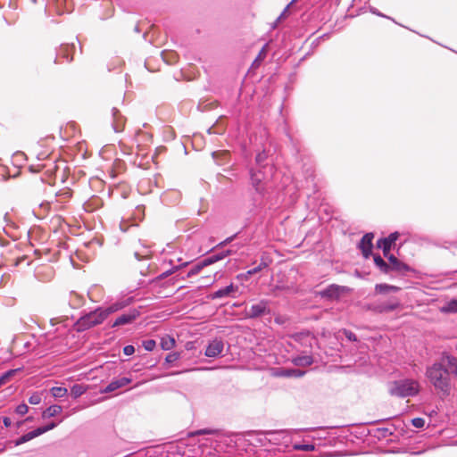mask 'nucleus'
Segmentation results:
<instances>
[{
	"label": "nucleus",
	"mask_w": 457,
	"mask_h": 457,
	"mask_svg": "<svg viewBox=\"0 0 457 457\" xmlns=\"http://www.w3.org/2000/svg\"><path fill=\"white\" fill-rule=\"evenodd\" d=\"M400 306V300L396 297L390 298L387 302L378 304L373 310L379 313L390 312Z\"/></svg>",
	"instance_id": "nucleus-16"
},
{
	"label": "nucleus",
	"mask_w": 457,
	"mask_h": 457,
	"mask_svg": "<svg viewBox=\"0 0 457 457\" xmlns=\"http://www.w3.org/2000/svg\"><path fill=\"white\" fill-rule=\"evenodd\" d=\"M41 401L42 394L39 392H35L29 397V403L33 405L39 404Z\"/></svg>",
	"instance_id": "nucleus-42"
},
{
	"label": "nucleus",
	"mask_w": 457,
	"mask_h": 457,
	"mask_svg": "<svg viewBox=\"0 0 457 457\" xmlns=\"http://www.w3.org/2000/svg\"><path fill=\"white\" fill-rule=\"evenodd\" d=\"M180 358V353L178 352H172L166 355L165 362L168 364H172L177 361Z\"/></svg>",
	"instance_id": "nucleus-43"
},
{
	"label": "nucleus",
	"mask_w": 457,
	"mask_h": 457,
	"mask_svg": "<svg viewBox=\"0 0 457 457\" xmlns=\"http://www.w3.org/2000/svg\"><path fill=\"white\" fill-rule=\"evenodd\" d=\"M37 436H39V435H38L37 429L35 428V429L22 435L21 436L18 437L17 439L10 441L8 444L10 445V447L19 446V445L25 444Z\"/></svg>",
	"instance_id": "nucleus-21"
},
{
	"label": "nucleus",
	"mask_w": 457,
	"mask_h": 457,
	"mask_svg": "<svg viewBox=\"0 0 457 457\" xmlns=\"http://www.w3.org/2000/svg\"><path fill=\"white\" fill-rule=\"evenodd\" d=\"M151 255V251L148 246L142 245V248L140 250H136L134 253V256L137 261H143L148 259Z\"/></svg>",
	"instance_id": "nucleus-29"
},
{
	"label": "nucleus",
	"mask_w": 457,
	"mask_h": 457,
	"mask_svg": "<svg viewBox=\"0 0 457 457\" xmlns=\"http://www.w3.org/2000/svg\"><path fill=\"white\" fill-rule=\"evenodd\" d=\"M292 448L295 451L311 452L315 449V446L312 444H295Z\"/></svg>",
	"instance_id": "nucleus-39"
},
{
	"label": "nucleus",
	"mask_w": 457,
	"mask_h": 457,
	"mask_svg": "<svg viewBox=\"0 0 457 457\" xmlns=\"http://www.w3.org/2000/svg\"><path fill=\"white\" fill-rule=\"evenodd\" d=\"M384 257L388 260L389 273L391 271H396L404 274L411 270L408 264L401 262L392 253H388L387 256Z\"/></svg>",
	"instance_id": "nucleus-12"
},
{
	"label": "nucleus",
	"mask_w": 457,
	"mask_h": 457,
	"mask_svg": "<svg viewBox=\"0 0 457 457\" xmlns=\"http://www.w3.org/2000/svg\"><path fill=\"white\" fill-rule=\"evenodd\" d=\"M135 353V347L132 345H128L123 347V353L127 356L132 355Z\"/></svg>",
	"instance_id": "nucleus-54"
},
{
	"label": "nucleus",
	"mask_w": 457,
	"mask_h": 457,
	"mask_svg": "<svg viewBox=\"0 0 457 457\" xmlns=\"http://www.w3.org/2000/svg\"><path fill=\"white\" fill-rule=\"evenodd\" d=\"M62 411V408L61 405H57V404L50 405L48 408H46L42 412V419L46 420V419L54 417L58 414H60Z\"/></svg>",
	"instance_id": "nucleus-25"
},
{
	"label": "nucleus",
	"mask_w": 457,
	"mask_h": 457,
	"mask_svg": "<svg viewBox=\"0 0 457 457\" xmlns=\"http://www.w3.org/2000/svg\"><path fill=\"white\" fill-rule=\"evenodd\" d=\"M373 238L374 234L372 232L366 233L358 244V247L365 259H369L372 255Z\"/></svg>",
	"instance_id": "nucleus-11"
},
{
	"label": "nucleus",
	"mask_w": 457,
	"mask_h": 457,
	"mask_svg": "<svg viewBox=\"0 0 457 457\" xmlns=\"http://www.w3.org/2000/svg\"><path fill=\"white\" fill-rule=\"evenodd\" d=\"M71 197L70 189L62 190L55 195V203H53L55 209L61 208L62 204Z\"/></svg>",
	"instance_id": "nucleus-23"
},
{
	"label": "nucleus",
	"mask_w": 457,
	"mask_h": 457,
	"mask_svg": "<svg viewBox=\"0 0 457 457\" xmlns=\"http://www.w3.org/2000/svg\"><path fill=\"white\" fill-rule=\"evenodd\" d=\"M426 376L442 396H448L451 392V377L457 379V358L444 353L439 361L427 368Z\"/></svg>",
	"instance_id": "nucleus-1"
},
{
	"label": "nucleus",
	"mask_w": 457,
	"mask_h": 457,
	"mask_svg": "<svg viewBox=\"0 0 457 457\" xmlns=\"http://www.w3.org/2000/svg\"><path fill=\"white\" fill-rule=\"evenodd\" d=\"M58 424H59L58 422L52 421V422L46 424V426L38 427L36 429H37L38 435L41 436V435L55 428Z\"/></svg>",
	"instance_id": "nucleus-38"
},
{
	"label": "nucleus",
	"mask_w": 457,
	"mask_h": 457,
	"mask_svg": "<svg viewBox=\"0 0 457 457\" xmlns=\"http://www.w3.org/2000/svg\"><path fill=\"white\" fill-rule=\"evenodd\" d=\"M268 265H269V263L263 258H262L261 262L254 268L248 270L246 274L248 276L254 275V274L260 272L261 270H262L264 268L268 267Z\"/></svg>",
	"instance_id": "nucleus-37"
},
{
	"label": "nucleus",
	"mask_w": 457,
	"mask_h": 457,
	"mask_svg": "<svg viewBox=\"0 0 457 457\" xmlns=\"http://www.w3.org/2000/svg\"><path fill=\"white\" fill-rule=\"evenodd\" d=\"M342 293V287L340 286L332 284L327 287L325 289L321 290L319 295L322 298H326L328 300L337 299Z\"/></svg>",
	"instance_id": "nucleus-18"
},
{
	"label": "nucleus",
	"mask_w": 457,
	"mask_h": 457,
	"mask_svg": "<svg viewBox=\"0 0 457 457\" xmlns=\"http://www.w3.org/2000/svg\"><path fill=\"white\" fill-rule=\"evenodd\" d=\"M234 252L230 249L220 250L219 252H215L212 254L214 255L217 262L223 260L224 258L231 255Z\"/></svg>",
	"instance_id": "nucleus-41"
},
{
	"label": "nucleus",
	"mask_w": 457,
	"mask_h": 457,
	"mask_svg": "<svg viewBox=\"0 0 457 457\" xmlns=\"http://www.w3.org/2000/svg\"><path fill=\"white\" fill-rule=\"evenodd\" d=\"M399 237V232L395 231L390 233L387 237H381L377 241V247L380 248L383 251L384 256H387L388 253H391L390 251L392 247L395 245Z\"/></svg>",
	"instance_id": "nucleus-10"
},
{
	"label": "nucleus",
	"mask_w": 457,
	"mask_h": 457,
	"mask_svg": "<svg viewBox=\"0 0 457 457\" xmlns=\"http://www.w3.org/2000/svg\"><path fill=\"white\" fill-rule=\"evenodd\" d=\"M24 423H25V420H23L17 421V422L15 423V427H16V428L18 429V428H21V427L23 426V424H24Z\"/></svg>",
	"instance_id": "nucleus-64"
},
{
	"label": "nucleus",
	"mask_w": 457,
	"mask_h": 457,
	"mask_svg": "<svg viewBox=\"0 0 457 457\" xmlns=\"http://www.w3.org/2000/svg\"><path fill=\"white\" fill-rule=\"evenodd\" d=\"M441 311L445 313H457V299L453 298L445 303Z\"/></svg>",
	"instance_id": "nucleus-32"
},
{
	"label": "nucleus",
	"mask_w": 457,
	"mask_h": 457,
	"mask_svg": "<svg viewBox=\"0 0 457 457\" xmlns=\"http://www.w3.org/2000/svg\"><path fill=\"white\" fill-rule=\"evenodd\" d=\"M248 173L250 185L255 195L253 198V204L258 206L261 204V200L267 194V182L272 172L259 168H249Z\"/></svg>",
	"instance_id": "nucleus-4"
},
{
	"label": "nucleus",
	"mask_w": 457,
	"mask_h": 457,
	"mask_svg": "<svg viewBox=\"0 0 457 457\" xmlns=\"http://www.w3.org/2000/svg\"><path fill=\"white\" fill-rule=\"evenodd\" d=\"M184 439L170 442L163 445H157L153 448L154 455L160 457H183L182 451L185 449Z\"/></svg>",
	"instance_id": "nucleus-7"
},
{
	"label": "nucleus",
	"mask_w": 457,
	"mask_h": 457,
	"mask_svg": "<svg viewBox=\"0 0 457 457\" xmlns=\"http://www.w3.org/2000/svg\"><path fill=\"white\" fill-rule=\"evenodd\" d=\"M389 290H390V293H396V292H399L401 290V288L399 287H396V286H394V285H390V287H388Z\"/></svg>",
	"instance_id": "nucleus-62"
},
{
	"label": "nucleus",
	"mask_w": 457,
	"mask_h": 457,
	"mask_svg": "<svg viewBox=\"0 0 457 457\" xmlns=\"http://www.w3.org/2000/svg\"><path fill=\"white\" fill-rule=\"evenodd\" d=\"M139 316L140 312L137 309H129L127 312L119 315L113 321L109 322L108 328H115L132 324Z\"/></svg>",
	"instance_id": "nucleus-9"
},
{
	"label": "nucleus",
	"mask_w": 457,
	"mask_h": 457,
	"mask_svg": "<svg viewBox=\"0 0 457 457\" xmlns=\"http://www.w3.org/2000/svg\"><path fill=\"white\" fill-rule=\"evenodd\" d=\"M21 368H18V369H12V370H8L6 371H4L1 376H0V387L6 385L10 380L11 378L19 371H21Z\"/></svg>",
	"instance_id": "nucleus-28"
},
{
	"label": "nucleus",
	"mask_w": 457,
	"mask_h": 457,
	"mask_svg": "<svg viewBox=\"0 0 457 457\" xmlns=\"http://www.w3.org/2000/svg\"><path fill=\"white\" fill-rule=\"evenodd\" d=\"M151 138V136L147 133H144L141 130H137L134 137V141L137 145H140L141 144L149 141Z\"/></svg>",
	"instance_id": "nucleus-34"
},
{
	"label": "nucleus",
	"mask_w": 457,
	"mask_h": 457,
	"mask_svg": "<svg viewBox=\"0 0 457 457\" xmlns=\"http://www.w3.org/2000/svg\"><path fill=\"white\" fill-rule=\"evenodd\" d=\"M289 5H287L283 12L280 13V15L278 17V21H281L282 19H284L287 15Z\"/></svg>",
	"instance_id": "nucleus-60"
},
{
	"label": "nucleus",
	"mask_w": 457,
	"mask_h": 457,
	"mask_svg": "<svg viewBox=\"0 0 457 457\" xmlns=\"http://www.w3.org/2000/svg\"><path fill=\"white\" fill-rule=\"evenodd\" d=\"M74 48H75L74 44L61 45V46L57 50L56 58H55L54 62H57V59H59V58H62L68 62H71L72 61L71 52L73 51Z\"/></svg>",
	"instance_id": "nucleus-19"
},
{
	"label": "nucleus",
	"mask_w": 457,
	"mask_h": 457,
	"mask_svg": "<svg viewBox=\"0 0 457 457\" xmlns=\"http://www.w3.org/2000/svg\"><path fill=\"white\" fill-rule=\"evenodd\" d=\"M235 286L233 283H230L228 286L221 287L212 294L210 295L209 298L212 300L220 299L228 296L232 292L235 291Z\"/></svg>",
	"instance_id": "nucleus-22"
},
{
	"label": "nucleus",
	"mask_w": 457,
	"mask_h": 457,
	"mask_svg": "<svg viewBox=\"0 0 457 457\" xmlns=\"http://www.w3.org/2000/svg\"><path fill=\"white\" fill-rule=\"evenodd\" d=\"M390 419H391V418L380 419V420H373V421L367 422V424H370V425L379 424V423H382V422L387 421V420H389Z\"/></svg>",
	"instance_id": "nucleus-61"
},
{
	"label": "nucleus",
	"mask_w": 457,
	"mask_h": 457,
	"mask_svg": "<svg viewBox=\"0 0 457 457\" xmlns=\"http://www.w3.org/2000/svg\"><path fill=\"white\" fill-rule=\"evenodd\" d=\"M25 160V154L22 152H17L13 154V162H21Z\"/></svg>",
	"instance_id": "nucleus-55"
},
{
	"label": "nucleus",
	"mask_w": 457,
	"mask_h": 457,
	"mask_svg": "<svg viewBox=\"0 0 457 457\" xmlns=\"http://www.w3.org/2000/svg\"><path fill=\"white\" fill-rule=\"evenodd\" d=\"M50 392L54 398H62L67 395L68 390L62 386H54L51 388Z\"/></svg>",
	"instance_id": "nucleus-36"
},
{
	"label": "nucleus",
	"mask_w": 457,
	"mask_h": 457,
	"mask_svg": "<svg viewBox=\"0 0 457 457\" xmlns=\"http://www.w3.org/2000/svg\"><path fill=\"white\" fill-rule=\"evenodd\" d=\"M390 285L386 283L377 284L375 286V293L379 295H386L390 293Z\"/></svg>",
	"instance_id": "nucleus-40"
},
{
	"label": "nucleus",
	"mask_w": 457,
	"mask_h": 457,
	"mask_svg": "<svg viewBox=\"0 0 457 457\" xmlns=\"http://www.w3.org/2000/svg\"><path fill=\"white\" fill-rule=\"evenodd\" d=\"M373 261L375 265L378 268V270L385 274L389 273L388 263L381 257L379 254L373 255Z\"/></svg>",
	"instance_id": "nucleus-26"
},
{
	"label": "nucleus",
	"mask_w": 457,
	"mask_h": 457,
	"mask_svg": "<svg viewBox=\"0 0 457 457\" xmlns=\"http://www.w3.org/2000/svg\"><path fill=\"white\" fill-rule=\"evenodd\" d=\"M142 345L145 351L152 352L156 346V342L154 339H146L142 342Z\"/></svg>",
	"instance_id": "nucleus-44"
},
{
	"label": "nucleus",
	"mask_w": 457,
	"mask_h": 457,
	"mask_svg": "<svg viewBox=\"0 0 457 457\" xmlns=\"http://www.w3.org/2000/svg\"><path fill=\"white\" fill-rule=\"evenodd\" d=\"M394 430L389 428H378L374 430L373 436L378 440L393 436Z\"/></svg>",
	"instance_id": "nucleus-31"
},
{
	"label": "nucleus",
	"mask_w": 457,
	"mask_h": 457,
	"mask_svg": "<svg viewBox=\"0 0 457 457\" xmlns=\"http://www.w3.org/2000/svg\"><path fill=\"white\" fill-rule=\"evenodd\" d=\"M164 278H166V276H165L164 272H162L160 275H158L157 277H155L154 278H153L151 282L157 283Z\"/></svg>",
	"instance_id": "nucleus-58"
},
{
	"label": "nucleus",
	"mask_w": 457,
	"mask_h": 457,
	"mask_svg": "<svg viewBox=\"0 0 457 457\" xmlns=\"http://www.w3.org/2000/svg\"><path fill=\"white\" fill-rule=\"evenodd\" d=\"M204 268H205V267L203 264L202 261H199L196 263H195L194 265H192L191 268L189 269V270L184 276H182L181 278L186 279V278H192V277L197 275Z\"/></svg>",
	"instance_id": "nucleus-27"
},
{
	"label": "nucleus",
	"mask_w": 457,
	"mask_h": 457,
	"mask_svg": "<svg viewBox=\"0 0 457 457\" xmlns=\"http://www.w3.org/2000/svg\"><path fill=\"white\" fill-rule=\"evenodd\" d=\"M28 411H29V406L24 403L17 405L14 410L15 413L18 415H21V416L25 415L28 412Z\"/></svg>",
	"instance_id": "nucleus-46"
},
{
	"label": "nucleus",
	"mask_w": 457,
	"mask_h": 457,
	"mask_svg": "<svg viewBox=\"0 0 457 457\" xmlns=\"http://www.w3.org/2000/svg\"><path fill=\"white\" fill-rule=\"evenodd\" d=\"M344 335L351 342H356L357 341L356 335L353 331H351V330L344 329Z\"/></svg>",
	"instance_id": "nucleus-51"
},
{
	"label": "nucleus",
	"mask_w": 457,
	"mask_h": 457,
	"mask_svg": "<svg viewBox=\"0 0 457 457\" xmlns=\"http://www.w3.org/2000/svg\"><path fill=\"white\" fill-rule=\"evenodd\" d=\"M112 127L113 130L116 133L123 131L124 127H125V121H126L125 117L115 107L112 108Z\"/></svg>",
	"instance_id": "nucleus-17"
},
{
	"label": "nucleus",
	"mask_w": 457,
	"mask_h": 457,
	"mask_svg": "<svg viewBox=\"0 0 457 457\" xmlns=\"http://www.w3.org/2000/svg\"><path fill=\"white\" fill-rule=\"evenodd\" d=\"M87 391V386L82 384H74L71 387V395L72 398L77 399Z\"/></svg>",
	"instance_id": "nucleus-30"
},
{
	"label": "nucleus",
	"mask_w": 457,
	"mask_h": 457,
	"mask_svg": "<svg viewBox=\"0 0 457 457\" xmlns=\"http://www.w3.org/2000/svg\"><path fill=\"white\" fill-rule=\"evenodd\" d=\"M305 374V371L299 369H280L278 375L285 378H300Z\"/></svg>",
	"instance_id": "nucleus-24"
},
{
	"label": "nucleus",
	"mask_w": 457,
	"mask_h": 457,
	"mask_svg": "<svg viewBox=\"0 0 457 457\" xmlns=\"http://www.w3.org/2000/svg\"><path fill=\"white\" fill-rule=\"evenodd\" d=\"M411 425L417 428H421L425 425V420L420 417L413 418L411 420Z\"/></svg>",
	"instance_id": "nucleus-48"
},
{
	"label": "nucleus",
	"mask_w": 457,
	"mask_h": 457,
	"mask_svg": "<svg viewBox=\"0 0 457 457\" xmlns=\"http://www.w3.org/2000/svg\"><path fill=\"white\" fill-rule=\"evenodd\" d=\"M268 158V154L265 151L259 152L255 156V164L251 168H259L262 170H267L270 172H272L273 167L269 165L266 161Z\"/></svg>",
	"instance_id": "nucleus-20"
},
{
	"label": "nucleus",
	"mask_w": 457,
	"mask_h": 457,
	"mask_svg": "<svg viewBox=\"0 0 457 457\" xmlns=\"http://www.w3.org/2000/svg\"><path fill=\"white\" fill-rule=\"evenodd\" d=\"M164 278H166V276H165L164 272H162L160 275H158L157 277H155L154 278H153L151 282L157 283Z\"/></svg>",
	"instance_id": "nucleus-59"
},
{
	"label": "nucleus",
	"mask_w": 457,
	"mask_h": 457,
	"mask_svg": "<svg viewBox=\"0 0 457 457\" xmlns=\"http://www.w3.org/2000/svg\"><path fill=\"white\" fill-rule=\"evenodd\" d=\"M2 420H3V423H4L5 428L11 427V425H12L11 418L4 416V417L2 418Z\"/></svg>",
	"instance_id": "nucleus-57"
},
{
	"label": "nucleus",
	"mask_w": 457,
	"mask_h": 457,
	"mask_svg": "<svg viewBox=\"0 0 457 457\" xmlns=\"http://www.w3.org/2000/svg\"><path fill=\"white\" fill-rule=\"evenodd\" d=\"M269 435L268 430L259 431L255 434L251 441V445L253 446L264 447L265 451L271 452L273 448H270V443L268 441Z\"/></svg>",
	"instance_id": "nucleus-15"
},
{
	"label": "nucleus",
	"mask_w": 457,
	"mask_h": 457,
	"mask_svg": "<svg viewBox=\"0 0 457 457\" xmlns=\"http://www.w3.org/2000/svg\"><path fill=\"white\" fill-rule=\"evenodd\" d=\"M237 234H235L231 237H227L225 240L221 241L220 243H219L215 247L214 249L215 250H218V249H221L223 248L224 246H226L227 245H228L229 243H231L236 237H237Z\"/></svg>",
	"instance_id": "nucleus-47"
},
{
	"label": "nucleus",
	"mask_w": 457,
	"mask_h": 457,
	"mask_svg": "<svg viewBox=\"0 0 457 457\" xmlns=\"http://www.w3.org/2000/svg\"><path fill=\"white\" fill-rule=\"evenodd\" d=\"M268 435L271 452H286L292 445V436L287 430H268Z\"/></svg>",
	"instance_id": "nucleus-6"
},
{
	"label": "nucleus",
	"mask_w": 457,
	"mask_h": 457,
	"mask_svg": "<svg viewBox=\"0 0 457 457\" xmlns=\"http://www.w3.org/2000/svg\"><path fill=\"white\" fill-rule=\"evenodd\" d=\"M175 339L170 336H165L161 338V347L164 351L170 350L175 345Z\"/></svg>",
	"instance_id": "nucleus-33"
},
{
	"label": "nucleus",
	"mask_w": 457,
	"mask_h": 457,
	"mask_svg": "<svg viewBox=\"0 0 457 457\" xmlns=\"http://www.w3.org/2000/svg\"><path fill=\"white\" fill-rule=\"evenodd\" d=\"M295 363L299 366H310L313 363V358L311 355L298 356L295 359Z\"/></svg>",
	"instance_id": "nucleus-35"
},
{
	"label": "nucleus",
	"mask_w": 457,
	"mask_h": 457,
	"mask_svg": "<svg viewBox=\"0 0 457 457\" xmlns=\"http://www.w3.org/2000/svg\"><path fill=\"white\" fill-rule=\"evenodd\" d=\"M45 165L41 164V163H38V164H31L29 166V170L31 172V173H37L39 172L43 168H44Z\"/></svg>",
	"instance_id": "nucleus-53"
},
{
	"label": "nucleus",
	"mask_w": 457,
	"mask_h": 457,
	"mask_svg": "<svg viewBox=\"0 0 457 457\" xmlns=\"http://www.w3.org/2000/svg\"><path fill=\"white\" fill-rule=\"evenodd\" d=\"M224 349V343L221 338H214L213 340L210 341L204 354L207 357L210 358H215L221 354L222 351Z\"/></svg>",
	"instance_id": "nucleus-13"
},
{
	"label": "nucleus",
	"mask_w": 457,
	"mask_h": 457,
	"mask_svg": "<svg viewBox=\"0 0 457 457\" xmlns=\"http://www.w3.org/2000/svg\"><path fill=\"white\" fill-rule=\"evenodd\" d=\"M201 261H202L203 264L204 265V267H207L209 265H212V264L217 262V261H216V259H215L213 254H211V255L204 258Z\"/></svg>",
	"instance_id": "nucleus-50"
},
{
	"label": "nucleus",
	"mask_w": 457,
	"mask_h": 457,
	"mask_svg": "<svg viewBox=\"0 0 457 457\" xmlns=\"http://www.w3.org/2000/svg\"><path fill=\"white\" fill-rule=\"evenodd\" d=\"M197 435H210L206 438L208 445H212V457H217L218 453H233L240 451L244 446L245 439L238 433H225L219 429L204 428L195 431Z\"/></svg>",
	"instance_id": "nucleus-3"
},
{
	"label": "nucleus",
	"mask_w": 457,
	"mask_h": 457,
	"mask_svg": "<svg viewBox=\"0 0 457 457\" xmlns=\"http://www.w3.org/2000/svg\"><path fill=\"white\" fill-rule=\"evenodd\" d=\"M182 276H183L182 274H178V275H176V276H173L172 278H170L167 281V283H168V284L174 285L177 281H179V280L182 279V278H181V277H182Z\"/></svg>",
	"instance_id": "nucleus-56"
},
{
	"label": "nucleus",
	"mask_w": 457,
	"mask_h": 457,
	"mask_svg": "<svg viewBox=\"0 0 457 457\" xmlns=\"http://www.w3.org/2000/svg\"><path fill=\"white\" fill-rule=\"evenodd\" d=\"M265 315H271L270 301L262 299L245 310L246 319L255 320Z\"/></svg>",
	"instance_id": "nucleus-8"
},
{
	"label": "nucleus",
	"mask_w": 457,
	"mask_h": 457,
	"mask_svg": "<svg viewBox=\"0 0 457 457\" xmlns=\"http://www.w3.org/2000/svg\"><path fill=\"white\" fill-rule=\"evenodd\" d=\"M48 155L46 153H40L37 154V160L43 161L45 160Z\"/></svg>",
	"instance_id": "nucleus-63"
},
{
	"label": "nucleus",
	"mask_w": 457,
	"mask_h": 457,
	"mask_svg": "<svg viewBox=\"0 0 457 457\" xmlns=\"http://www.w3.org/2000/svg\"><path fill=\"white\" fill-rule=\"evenodd\" d=\"M132 382V378L128 377H121L119 378L112 379L105 387L102 388L100 392L102 394L112 393L119 388H121Z\"/></svg>",
	"instance_id": "nucleus-14"
},
{
	"label": "nucleus",
	"mask_w": 457,
	"mask_h": 457,
	"mask_svg": "<svg viewBox=\"0 0 457 457\" xmlns=\"http://www.w3.org/2000/svg\"><path fill=\"white\" fill-rule=\"evenodd\" d=\"M133 302L134 298L132 296L120 297L114 302H112L107 306H99L93 311L85 312L74 323V329L77 332L81 333L94 327L101 325L111 314L127 308Z\"/></svg>",
	"instance_id": "nucleus-2"
},
{
	"label": "nucleus",
	"mask_w": 457,
	"mask_h": 457,
	"mask_svg": "<svg viewBox=\"0 0 457 457\" xmlns=\"http://www.w3.org/2000/svg\"><path fill=\"white\" fill-rule=\"evenodd\" d=\"M189 264V262H183L182 264L180 265H177V266H173L171 269L164 271V274L166 276V278L170 277V275L174 274L175 272H177L179 270H180L181 268H184V267H187V265Z\"/></svg>",
	"instance_id": "nucleus-45"
},
{
	"label": "nucleus",
	"mask_w": 457,
	"mask_h": 457,
	"mask_svg": "<svg viewBox=\"0 0 457 457\" xmlns=\"http://www.w3.org/2000/svg\"><path fill=\"white\" fill-rule=\"evenodd\" d=\"M370 12L372 14H375V15H377V16H378V17L386 18V19H389V20L393 21L394 22H395V21L394 19H392V18H390V17H388V16L385 15L384 13L380 12H379L377 8H375V7L370 6Z\"/></svg>",
	"instance_id": "nucleus-52"
},
{
	"label": "nucleus",
	"mask_w": 457,
	"mask_h": 457,
	"mask_svg": "<svg viewBox=\"0 0 457 457\" xmlns=\"http://www.w3.org/2000/svg\"><path fill=\"white\" fill-rule=\"evenodd\" d=\"M201 261H202L203 264L204 265V267H207L209 265H212V264L217 262V261H216V259H215L213 254H211V255L204 258Z\"/></svg>",
	"instance_id": "nucleus-49"
},
{
	"label": "nucleus",
	"mask_w": 457,
	"mask_h": 457,
	"mask_svg": "<svg viewBox=\"0 0 457 457\" xmlns=\"http://www.w3.org/2000/svg\"><path fill=\"white\" fill-rule=\"evenodd\" d=\"M420 386L417 380L403 378L394 381L389 387V394L399 398L413 397L420 393Z\"/></svg>",
	"instance_id": "nucleus-5"
}]
</instances>
